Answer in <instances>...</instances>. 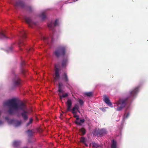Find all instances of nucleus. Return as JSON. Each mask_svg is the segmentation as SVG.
<instances>
[{"label":"nucleus","instance_id":"f257e3e1","mask_svg":"<svg viewBox=\"0 0 148 148\" xmlns=\"http://www.w3.org/2000/svg\"><path fill=\"white\" fill-rule=\"evenodd\" d=\"M26 110V106L24 103H18L17 99L15 98L10 99V115L15 114L18 110H22L23 112L21 113V116L24 120H26L28 119L27 115V112L25 111Z\"/></svg>","mask_w":148,"mask_h":148},{"label":"nucleus","instance_id":"f03ea898","mask_svg":"<svg viewBox=\"0 0 148 148\" xmlns=\"http://www.w3.org/2000/svg\"><path fill=\"white\" fill-rule=\"evenodd\" d=\"M138 91V88L136 87L132 90L130 91L129 96L124 99H120L118 101L117 104L118 105H120L121 106L116 108V110L120 111L122 110V109L125 107L126 104L133 99L134 97L136 95Z\"/></svg>","mask_w":148,"mask_h":148},{"label":"nucleus","instance_id":"7ed1b4c3","mask_svg":"<svg viewBox=\"0 0 148 148\" xmlns=\"http://www.w3.org/2000/svg\"><path fill=\"white\" fill-rule=\"evenodd\" d=\"M21 83L22 81L18 76L15 75L14 77L12 80V86L10 90H13L20 86Z\"/></svg>","mask_w":148,"mask_h":148},{"label":"nucleus","instance_id":"20e7f679","mask_svg":"<svg viewBox=\"0 0 148 148\" xmlns=\"http://www.w3.org/2000/svg\"><path fill=\"white\" fill-rule=\"evenodd\" d=\"M66 47L64 46H60L55 51L54 53L57 57L64 56L66 51Z\"/></svg>","mask_w":148,"mask_h":148},{"label":"nucleus","instance_id":"39448f33","mask_svg":"<svg viewBox=\"0 0 148 148\" xmlns=\"http://www.w3.org/2000/svg\"><path fill=\"white\" fill-rule=\"evenodd\" d=\"M20 34L21 38L19 40L18 45L19 49L20 50H22L23 49V47L25 45V44L23 41V39L26 38V33L25 31L23 30L21 32Z\"/></svg>","mask_w":148,"mask_h":148},{"label":"nucleus","instance_id":"423d86ee","mask_svg":"<svg viewBox=\"0 0 148 148\" xmlns=\"http://www.w3.org/2000/svg\"><path fill=\"white\" fill-rule=\"evenodd\" d=\"M107 132L104 129H98L97 131H94V134L96 135H103L107 134Z\"/></svg>","mask_w":148,"mask_h":148},{"label":"nucleus","instance_id":"0eeeda50","mask_svg":"<svg viewBox=\"0 0 148 148\" xmlns=\"http://www.w3.org/2000/svg\"><path fill=\"white\" fill-rule=\"evenodd\" d=\"M24 19L26 22L30 27H32L34 25L35 26L36 25L37 23L33 22L30 18L25 17Z\"/></svg>","mask_w":148,"mask_h":148},{"label":"nucleus","instance_id":"6e6552de","mask_svg":"<svg viewBox=\"0 0 148 148\" xmlns=\"http://www.w3.org/2000/svg\"><path fill=\"white\" fill-rule=\"evenodd\" d=\"M58 25V20L56 19L54 22L52 21L48 23L47 25L49 29H52L54 27L57 26Z\"/></svg>","mask_w":148,"mask_h":148},{"label":"nucleus","instance_id":"1a4fd4ad","mask_svg":"<svg viewBox=\"0 0 148 148\" xmlns=\"http://www.w3.org/2000/svg\"><path fill=\"white\" fill-rule=\"evenodd\" d=\"M62 80L66 82L67 84V87H68L67 85H69V79L66 73H64L62 75Z\"/></svg>","mask_w":148,"mask_h":148},{"label":"nucleus","instance_id":"9d476101","mask_svg":"<svg viewBox=\"0 0 148 148\" xmlns=\"http://www.w3.org/2000/svg\"><path fill=\"white\" fill-rule=\"evenodd\" d=\"M3 106L6 108L7 111L6 112L8 114H9V99L4 101L3 103Z\"/></svg>","mask_w":148,"mask_h":148},{"label":"nucleus","instance_id":"9b49d317","mask_svg":"<svg viewBox=\"0 0 148 148\" xmlns=\"http://www.w3.org/2000/svg\"><path fill=\"white\" fill-rule=\"evenodd\" d=\"M67 106L66 112L70 111L71 110V108L72 105L71 100L68 99L66 103Z\"/></svg>","mask_w":148,"mask_h":148},{"label":"nucleus","instance_id":"f8f14e48","mask_svg":"<svg viewBox=\"0 0 148 148\" xmlns=\"http://www.w3.org/2000/svg\"><path fill=\"white\" fill-rule=\"evenodd\" d=\"M55 76L54 77V79L56 81L58 80L60 78V75L59 73V70L58 68H56L55 70Z\"/></svg>","mask_w":148,"mask_h":148},{"label":"nucleus","instance_id":"ddd939ff","mask_svg":"<svg viewBox=\"0 0 148 148\" xmlns=\"http://www.w3.org/2000/svg\"><path fill=\"white\" fill-rule=\"evenodd\" d=\"M104 101L109 106H111L112 105V103L110 102V100L109 99L108 97L106 95H104L103 96Z\"/></svg>","mask_w":148,"mask_h":148},{"label":"nucleus","instance_id":"4468645a","mask_svg":"<svg viewBox=\"0 0 148 148\" xmlns=\"http://www.w3.org/2000/svg\"><path fill=\"white\" fill-rule=\"evenodd\" d=\"M78 109H79L78 104H75L72 109V113L73 114H76L77 113V112L75 110H78Z\"/></svg>","mask_w":148,"mask_h":148},{"label":"nucleus","instance_id":"2eb2a0df","mask_svg":"<svg viewBox=\"0 0 148 148\" xmlns=\"http://www.w3.org/2000/svg\"><path fill=\"white\" fill-rule=\"evenodd\" d=\"M68 62V60L67 58H64L63 59L62 63V67H66L67 65Z\"/></svg>","mask_w":148,"mask_h":148},{"label":"nucleus","instance_id":"dca6fc26","mask_svg":"<svg viewBox=\"0 0 148 148\" xmlns=\"http://www.w3.org/2000/svg\"><path fill=\"white\" fill-rule=\"evenodd\" d=\"M21 142L19 141H14L13 144L14 146L17 147L19 146L21 144Z\"/></svg>","mask_w":148,"mask_h":148},{"label":"nucleus","instance_id":"f3484780","mask_svg":"<svg viewBox=\"0 0 148 148\" xmlns=\"http://www.w3.org/2000/svg\"><path fill=\"white\" fill-rule=\"evenodd\" d=\"M79 131L81 133L80 134L82 136H83L86 134V130L84 128H82L79 130Z\"/></svg>","mask_w":148,"mask_h":148},{"label":"nucleus","instance_id":"a211bd4d","mask_svg":"<svg viewBox=\"0 0 148 148\" xmlns=\"http://www.w3.org/2000/svg\"><path fill=\"white\" fill-rule=\"evenodd\" d=\"M84 121L85 120L84 119H83L80 120L79 121H75V122L76 124L77 125H81L83 123Z\"/></svg>","mask_w":148,"mask_h":148},{"label":"nucleus","instance_id":"6ab92c4d","mask_svg":"<svg viewBox=\"0 0 148 148\" xmlns=\"http://www.w3.org/2000/svg\"><path fill=\"white\" fill-rule=\"evenodd\" d=\"M116 142L114 140L112 141V143L111 145V148H116Z\"/></svg>","mask_w":148,"mask_h":148},{"label":"nucleus","instance_id":"aec40b11","mask_svg":"<svg viewBox=\"0 0 148 148\" xmlns=\"http://www.w3.org/2000/svg\"><path fill=\"white\" fill-rule=\"evenodd\" d=\"M92 145L93 148H101L100 146L99 145L94 142L92 143Z\"/></svg>","mask_w":148,"mask_h":148},{"label":"nucleus","instance_id":"412c9836","mask_svg":"<svg viewBox=\"0 0 148 148\" xmlns=\"http://www.w3.org/2000/svg\"><path fill=\"white\" fill-rule=\"evenodd\" d=\"M16 5L17 6H19L21 7H23L24 4L23 2L21 1H19L16 2Z\"/></svg>","mask_w":148,"mask_h":148},{"label":"nucleus","instance_id":"4be33fe9","mask_svg":"<svg viewBox=\"0 0 148 148\" xmlns=\"http://www.w3.org/2000/svg\"><path fill=\"white\" fill-rule=\"evenodd\" d=\"M63 86L62 83H59L58 84V91L60 92H62V87Z\"/></svg>","mask_w":148,"mask_h":148},{"label":"nucleus","instance_id":"5701e85b","mask_svg":"<svg viewBox=\"0 0 148 148\" xmlns=\"http://www.w3.org/2000/svg\"><path fill=\"white\" fill-rule=\"evenodd\" d=\"M15 46V43H13L11 45V46L10 47V53L11 51H12L13 49Z\"/></svg>","mask_w":148,"mask_h":148},{"label":"nucleus","instance_id":"b1692460","mask_svg":"<svg viewBox=\"0 0 148 148\" xmlns=\"http://www.w3.org/2000/svg\"><path fill=\"white\" fill-rule=\"evenodd\" d=\"M84 94L88 97H90L92 96V93L91 92H86Z\"/></svg>","mask_w":148,"mask_h":148},{"label":"nucleus","instance_id":"393cba45","mask_svg":"<svg viewBox=\"0 0 148 148\" xmlns=\"http://www.w3.org/2000/svg\"><path fill=\"white\" fill-rule=\"evenodd\" d=\"M40 16L42 20H44L46 17V15L44 12L42 13Z\"/></svg>","mask_w":148,"mask_h":148},{"label":"nucleus","instance_id":"a878e982","mask_svg":"<svg viewBox=\"0 0 148 148\" xmlns=\"http://www.w3.org/2000/svg\"><path fill=\"white\" fill-rule=\"evenodd\" d=\"M0 38L1 39L6 38V37L4 34L3 33L0 32Z\"/></svg>","mask_w":148,"mask_h":148},{"label":"nucleus","instance_id":"bb28decb","mask_svg":"<svg viewBox=\"0 0 148 148\" xmlns=\"http://www.w3.org/2000/svg\"><path fill=\"white\" fill-rule=\"evenodd\" d=\"M59 95L60 99L61 100H62V98H65L66 97H67L68 96V94L67 93H66L64 94L62 96H61L59 94Z\"/></svg>","mask_w":148,"mask_h":148},{"label":"nucleus","instance_id":"cd10ccee","mask_svg":"<svg viewBox=\"0 0 148 148\" xmlns=\"http://www.w3.org/2000/svg\"><path fill=\"white\" fill-rule=\"evenodd\" d=\"M33 121V119L32 118H31L29 119V121L27 123L26 125V126L27 127L30 124L32 123V122Z\"/></svg>","mask_w":148,"mask_h":148},{"label":"nucleus","instance_id":"c85d7f7f","mask_svg":"<svg viewBox=\"0 0 148 148\" xmlns=\"http://www.w3.org/2000/svg\"><path fill=\"white\" fill-rule=\"evenodd\" d=\"M21 121H17L15 123V126H18L21 125Z\"/></svg>","mask_w":148,"mask_h":148},{"label":"nucleus","instance_id":"c756f323","mask_svg":"<svg viewBox=\"0 0 148 148\" xmlns=\"http://www.w3.org/2000/svg\"><path fill=\"white\" fill-rule=\"evenodd\" d=\"M78 102L82 106L83 105L84 102L82 99H79L78 100Z\"/></svg>","mask_w":148,"mask_h":148},{"label":"nucleus","instance_id":"7c9ffc66","mask_svg":"<svg viewBox=\"0 0 148 148\" xmlns=\"http://www.w3.org/2000/svg\"><path fill=\"white\" fill-rule=\"evenodd\" d=\"M85 141V138L84 137H82L80 139V141L82 143H84Z\"/></svg>","mask_w":148,"mask_h":148},{"label":"nucleus","instance_id":"2f4dec72","mask_svg":"<svg viewBox=\"0 0 148 148\" xmlns=\"http://www.w3.org/2000/svg\"><path fill=\"white\" fill-rule=\"evenodd\" d=\"M73 116L74 118H76V120L77 121H78L79 120V116L78 115H74Z\"/></svg>","mask_w":148,"mask_h":148},{"label":"nucleus","instance_id":"473e14b6","mask_svg":"<svg viewBox=\"0 0 148 148\" xmlns=\"http://www.w3.org/2000/svg\"><path fill=\"white\" fill-rule=\"evenodd\" d=\"M125 114H124V116L123 117L124 118H127L129 116V115H130V113L129 112H128L127 114L125 116Z\"/></svg>","mask_w":148,"mask_h":148},{"label":"nucleus","instance_id":"72a5a7b5","mask_svg":"<svg viewBox=\"0 0 148 148\" xmlns=\"http://www.w3.org/2000/svg\"><path fill=\"white\" fill-rule=\"evenodd\" d=\"M21 72L23 74H25L26 72V71L25 69H23L21 70Z\"/></svg>","mask_w":148,"mask_h":148},{"label":"nucleus","instance_id":"f704fd0d","mask_svg":"<svg viewBox=\"0 0 148 148\" xmlns=\"http://www.w3.org/2000/svg\"><path fill=\"white\" fill-rule=\"evenodd\" d=\"M5 118L6 120L8 122H9V119L8 117H6Z\"/></svg>","mask_w":148,"mask_h":148},{"label":"nucleus","instance_id":"c9c22d12","mask_svg":"<svg viewBox=\"0 0 148 148\" xmlns=\"http://www.w3.org/2000/svg\"><path fill=\"white\" fill-rule=\"evenodd\" d=\"M25 65V61L21 63V65L23 66Z\"/></svg>","mask_w":148,"mask_h":148},{"label":"nucleus","instance_id":"e433bc0d","mask_svg":"<svg viewBox=\"0 0 148 148\" xmlns=\"http://www.w3.org/2000/svg\"><path fill=\"white\" fill-rule=\"evenodd\" d=\"M48 38L46 37H44L43 38V40H47Z\"/></svg>","mask_w":148,"mask_h":148},{"label":"nucleus","instance_id":"4c0bfd02","mask_svg":"<svg viewBox=\"0 0 148 148\" xmlns=\"http://www.w3.org/2000/svg\"><path fill=\"white\" fill-rule=\"evenodd\" d=\"M27 51H29V50H31V51H32L33 50V49H31V48H30V49H27Z\"/></svg>","mask_w":148,"mask_h":148},{"label":"nucleus","instance_id":"58836bf2","mask_svg":"<svg viewBox=\"0 0 148 148\" xmlns=\"http://www.w3.org/2000/svg\"><path fill=\"white\" fill-rule=\"evenodd\" d=\"M27 132H29L30 133H32V132L31 130H28L27 131Z\"/></svg>","mask_w":148,"mask_h":148},{"label":"nucleus","instance_id":"ea45409f","mask_svg":"<svg viewBox=\"0 0 148 148\" xmlns=\"http://www.w3.org/2000/svg\"><path fill=\"white\" fill-rule=\"evenodd\" d=\"M2 124H3L2 121L1 120H0V125Z\"/></svg>","mask_w":148,"mask_h":148},{"label":"nucleus","instance_id":"a19ab883","mask_svg":"<svg viewBox=\"0 0 148 148\" xmlns=\"http://www.w3.org/2000/svg\"><path fill=\"white\" fill-rule=\"evenodd\" d=\"M12 120H10V124L12 121Z\"/></svg>","mask_w":148,"mask_h":148},{"label":"nucleus","instance_id":"79ce46f5","mask_svg":"<svg viewBox=\"0 0 148 148\" xmlns=\"http://www.w3.org/2000/svg\"><path fill=\"white\" fill-rule=\"evenodd\" d=\"M29 9L30 10V11H31V10H32V8H31V7H29Z\"/></svg>","mask_w":148,"mask_h":148},{"label":"nucleus","instance_id":"37998d69","mask_svg":"<svg viewBox=\"0 0 148 148\" xmlns=\"http://www.w3.org/2000/svg\"><path fill=\"white\" fill-rule=\"evenodd\" d=\"M77 112H78L79 113H80V111L79 110V109H78V110H77Z\"/></svg>","mask_w":148,"mask_h":148},{"label":"nucleus","instance_id":"c03bdc74","mask_svg":"<svg viewBox=\"0 0 148 148\" xmlns=\"http://www.w3.org/2000/svg\"><path fill=\"white\" fill-rule=\"evenodd\" d=\"M22 148H28L27 147H23Z\"/></svg>","mask_w":148,"mask_h":148}]
</instances>
